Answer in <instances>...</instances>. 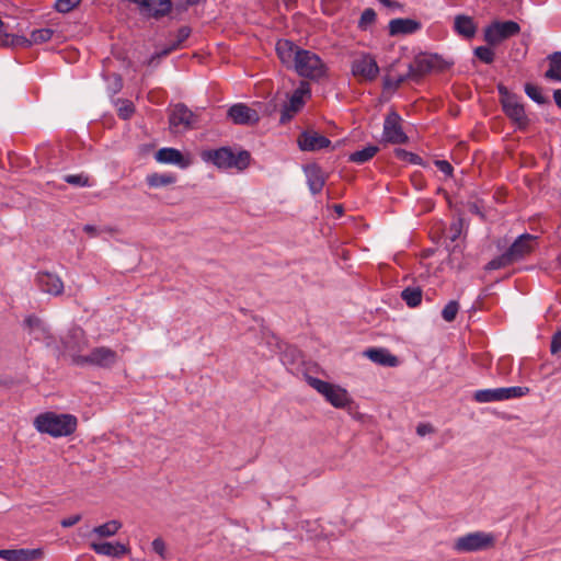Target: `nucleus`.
Segmentation results:
<instances>
[{"label": "nucleus", "instance_id": "1", "mask_svg": "<svg viewBox=\"0 0 561 561\" xmlns=\"http://www.w3.org/2000/svg\"><path fill=\"white\" fill-rule=\"evenodd\" d=\"M202 159L205 162L213 163L218 169L243 171L250 165L251 154L247 150L236 152L230 147H221L203 151Z\"/></svg>", "mask_w": 561, "mask_h": 561}, {"label": "nucleus", "instance_id": "2", "mask_svg": "<svg viewBox=\"0 0 561 561\" xmlns=\"http://www.w3.org/2000/svg\"><path fill=\"white\" fill-rule=\"evenodd\" d=\"M35 428L54 437L71 435L77 428V419L70 414L47 412L34 420Z\"/></svg>", "mask_w": 561, "mask_h": 561}, {"label": "nucleus", "instance_id": "3", "mask_svg": "<svg viewBox=\"0 0 561 561\" xmlns=\"http://www.w3.org/2000/svg\"><path fill=\"white\" fill-rule=\"evenodd\" d=\"M60 344L59 346L55 343V354L58 357L69 356L71 363L78 366V358L85 356L82 353L88 348L89 341L81 328L73 327L60 339Z\"/></svg>", "mask_w": 561, "mask_h": 561}, {"label": "nucleus", "instance_id": "4", "mask_svg": "<svg viewBox=\"0 0 561 561\" xmlns=\"http://www.w3.org/2000/svg\"><path fill=\"white\" fill-rule=\"evenodd\" d=\"M117 528H92L85 535L90 547L98 553L107 557H121L127 552V547L121 542L104 541L103 538L112 537Z\"/></svg>", "mask_w": 561, "mask_h": 561}, {"label": "nucleus", "instance_id": "5", "mask_svg": "<svg viewBox=\"0 0 561 561\" xmlns=\"http://www.w3.org/2000/svg\"><path fill=\"white\" fill-rule=\"evenodd\" d=\"M495 543V536L485 531H473L458 537L453 549L459 553L478 552L491 549Z\"/></svg>", "mask_w": 561, "mask_h": 561}, {"label": "nucleus", "instance_id": "6", "mask_svg": "<svg viewBox=\"0 0 561 561\" xmlns=\"http://www.w3.org/2000/svg\"><path fill=\"white\" fill-rule=\"evenodd\" d=\"M307 381L334 408L344 409L352 403L348 392L337 385H332L316 377H308Z\"/></svg>", "mask_w": 561, "mask_h": 561}, {"label": "nucleus", "instance_id": "7", "mask_svg": "<svg viewBox=\"0 0 561 561\" xmlns=\"http://www.w3.org/2000/svg\"><path fill=\"white\" fill-rule=\"evenodd\" d=\"M293 69H295L300 77L311 80H319L324 77L327 72V67L321 58L307 49H301Z\"/></svg>", "mask_w": 561, "mask_h": 561}, {"label": "nucleus", "instance_id": "8", "mask_svg": "<svg viewBox=\"0 0 561 561\" xmlns=\"http://www.w3.org/2000/svg\"><path fill=\"white\" fill-rule=\"evenodd\" d=\"M520 32V26L514 21H494L484 28V41L495 46L503 41L517 35Z\"/></svg>", "mask_w": 561, "mask_h": 561}, {"label": "nucleus", "instance_id": "9", "mask_svg": "<svg viewBox=\"0 0 561 561\" xmlns=\"http://www.w3.org/2000/svg\"><path fill=\"white\" fill-rule=\"evenodd\" d=\"M448 66L449 64L438 55L423 54L409 65L408 77L419 78L431 71H443Z\"/></svg>", "mask_w": 561, "mask_h": 561}, {"label": "nucleus", "instance_id": "10", "mask_svg": "<svg viewBox=\"0 0 561 561\" xmlns=\"http://www.w3.org/2000/svg\"><path fill=\"white\" fill-rule=\"evenodd\" d=\"M118 360V355L115 351L106 346H99L91 350L84 357L78 358V366H96L102 368H110Z\"/></svg>", "mask_w": 561, "mask_h": 561}, {"label": "nucleus", "instance_id": "11", "mask_svg": "<svg viewBox=\"0 0 561 561\" xmlns=\"http://www.w3.org/2000/svg\"><path fill=\"white\" fill-rule=\"evenodd\" d=\"M352 73L360 81H373L379 73V67L373 56L363 54L353 60Z\"/></svg>", "mask_w": 561, "mask_h": 561}, {"label": "nucleus", "instance_id": "12", "mask_svg": "<svg viewBox=\"0 0 561 561\" xmlns=\"http://www.w3.org/2000/svg\"><path fill=\"white\" fill-rule=\"evenodd\" d=\"M196 116L184 104H176L169 117L170 130L172 133H182L194 127Z\"/></svg>", "mask_w": 561, "mask_h": 561}, {"label": "nucleus", "instance_id": "13", "mask_svg": "<svg viewBox=\"0 0 561 561\" xmlns=\"http://www.w3.org/2000/svg\"><path fill=\"white\" fill-rule=\"evenodd\" d=\"M24 328L35 341L43 342L46 347L54 350L55 337L42 319L36 316H28L24 320Z\"/></svg>", "mask_w": 561, "mask_h": 561}, {"label": "nucleus", "instance_id": "14", "mask_svg": "<svg viewBox=\"0 0 561 561\" xmlns=\"http://www.w3.org/2000/svg\"><path fill=\"white\" fill-rule=\"evenodd\" d=\"M382 139L390 144H405L408 136L404 134L401 126V117L396 112H390L383 122Z\"/></svg>", "mask_w": 561, "mask_h": 561}, {"label": "nucleus", "instance_id": "15", "mask_svg": "<svg viewBox=\"0 0 561 561\" xmlns=\"http://www.w3.org/2000/svg\"><path fill=\"white\" fill-rule=\"evenodd\" d=\"M537 247V237L524 233L520 234L506 250L513 262H518L528 256Z\"/></svg>", "mask_w": 561, "mask_h": 561}, {"label": "nucleus", "instance_id": "16", "mask_svg": "<svg viewBox=\"0 0 561 561\" xmlns=\"http://www.w3.org/2000/svg\"><path fill=\"white\" fill-rule=\"evenodd\" d=\"M503 111L505 115L517 125L518 128H526L529 119L525 113L524 105L520 104L516 96H507L503 101Z\"/></svg>", "mask_w": 561, "mask_h": 561}, {"label": "nucleus", "instance_id": "17", "mask_svg": "<svg viewBox=\"0 0 561 561\" xmlns=\"http://www.w3.org/2000/svg\"><path fill=\"white\" fill-rule=\"evenodd\" d=\"M228 117L238 125H255L260 121L259 113L243 103H237L228 110Z\"/></svg>", "mask_w": 561, "mask_h": 561}, {"label": "nucleus", "instance_id": "18", "mask_svg": "<svg viewBox=\"0 0 561 561\" xmlns=\"http://www.w3.org/2000/svg\"><path fill=\"white\" fill-rule=\"evenodd\" d=\"M330 145L329 138L314 130H306L298 138V146L302 151H317Z\"/></svg>", "mask_w": 561, "mask_h": 561}, {"label": "nucleus", "instance_id": "19", "mask_svg": "<svg viewBox=\"0 0 561 561\" xmlns=\"http://www.w3.org/2000/svg\"><path fill=\"white\" fill-rule=\"evenodd\" d=\"M309 92L308 84L302 83L300 88L295 90V92L289 98L288 103H285L282 108L280 114V123L285 124L291 119L294 114H296L304 105L302 96L305 93Z\"/></svg>", "mask_w": 561, "mask_h": 561}, {"label": "nucleus", "instance_id": "20", "mask_svg": "<svg viewBox=\"0 0 561 561\" xmlns=\"http://www.w3.org/2000/svg\"><path fill=\"white\" fill-rule=\"evenodd\" d=\"M301 49L302 48L288 39H279L276 43L277 56L287 68H294Z\"/></svg>", "mask_w": 561, "mask_h": 561}, {"label": "nucleus", "instance_id": "21", "mask_svg": "<svg viewBox=\"0 0 561 561\" xmlns=\"http://www.w3.org/2000/svg\"><path fill=\"white\" fill-rule=\"evenodd\" d=\"M36 283L42 291L49 295L59 296L64 291V283L57 274L39 272Z\"/></svg>", "mask_w": 561, "mask_h": 561}, {"label": "nucleus", "instance_id": "22", "mask_svg": "<svg viewBox=\"0 0 561 561\" xmlns=\"http://www.w3.org/2000/svg\"><path fill=\"white\" fill-rule=\"evenodd\" d=\"M43 557V550L36 549H1L0 559L5 561H37Z\"/></svg>", "mask_w": 561, "mask_h": 561}, {"label": "nucleus", "instance_id": "23", "mask_svg": "<svg viewBox=\"0 0 561 561\" xmlns=\"http://www.w3.org/2000/svg\"><path fill=\"white\" fill-rule=\"evenodd\" d=\"M422 27L421 22L413 19H393L389 22L388 28L391 36L409 35L416 33Z\"/></svg>", "mask_w": 561, "mask_h": 561}, {"label": "nucleus", "instance_id": "24", "mask_svg": "<svg viewBox=\"0 0 561 561\" xmlns=\"http://www.w3.org/2000/svg\"><path fill=\"white\" fill-rule=\"evenodd\" d=\"M154 158L160 163L174 164L182 169L187 168L190 164L188 159L175 148H161L156 152Z\"/></svg>", "mask_w": 561, "mask_h": 561}, {"label": "nucleus", "instance_id": "25", "mask_svg": "<svg viewBox=\"0 0 561 561\" xmlns=\"http://www.w3.org/2000/svg\"><path fill=\"white\" fill-rule=\"evenodd\" d=\"M304 171L307 178V184L310 192L313 195L319 194L325 184V176L323 171L317 164L306 165Z\"/></svg>", "mask_w": 561, "mask_h": 561}, {"label": "nucleus", "instance_id": "26", "mask_svg": "<svg viewBox=\"0 0 561 561\" xmlns=\"http://www.w3.org/2000/svg\"><path fill=\"white\" fill-rule=\"evenodd\" d=\"M191 34V30L190 27L187 26H182L178 33H176V38L174 41H172L170 44H168L164 48H162L161 50L159 51H156L150 60H149V65H152L153 61L156 59H159V58H162V57H165L168 56L169 54H171L172 51L179 49L182 44L188 38Z\"/></svg>", "mask_w": 561, "mask_h": 561}, {"label": "nucleus", "instance_id": "27", "mask_svg": "<svg viewBox=\"0 0 561 561\" xmlns=\"http://www.w3.org/2000/svg\"><path fill=\"white\" fill-rule=\"evenodd\" d=\"M364 356L376 364L387 367H394L398 364V358L385 348H368L364 352Z\"/></svg>", "mask_w": 561, "mask_h": 561}, {"label": "nucleus", "instance_id": "28", "mask_svg": "<svg viewBox=\"0 0 561 561\" xmlns=\"http://www.w3.org/2000/svg\"><path fill=\"white\" fill-rule=\"evenodd\" d=\"M454 28L459 35L466 38H472L477 33V24L473 19L465 14L456 15Z\"/></svg>", "mask_w": 561, "mask_h": 561}, {"label": "nucleus", "instance_id": "29", "mask_svg": "<svg viewBox=\"0 0 561 561\" xmlns=\"http://www.w3.org/2000/svg\"><path fill=\"white\" fill-rule=\"evenodd\" d=\"M549 68L545 73L548 80L561 82V51H554L548 56Z\"/></svg>", "mask_w": 561, "mask_h": 561}, {"label": "nucleus", "instance_id": "30", "mask_svg": "<svg viewBox=\"0 0 561 561\" xmlns=\"http://www.w3.org/2000/svg\"><path fill=\"white\" fill-rule=\"evenodd\" d=\"M53 35H54V30H51V28L34 30L30 34V37L28 38L26 37V43L25 44H20V46L21 47H28V46H31L33 44L46 43V42L51 39Z\"/></svg>", "mask_w": 561, "mask_h": 561}, {"label": "nucleus", "instance_id": "31", "mask_svg": "<svg viewBox=\"0 0 561 561\" xmlns=\"http://www.w3.org/2000/svg\"><path fill=\"white\" fill-rule=\"evenodd\" d=\"M401 298L409 307L415 308L422 301V289L420 287L409 286L402 290Z\"/></svg>", "mask_w": 561, "mask_h": 561}, {"label": "nucleus", "instance_id": "32", "mask_svg": "<svg viewBox=\"0 0 561 561\" xmlns=\"http://www.w3.org/2000/svg\"><path fill=\"white\" fill-rule=\"evenodd\" d=\"M473 399L479 403L502 401L500 388L477 390Z\"/></svg>", "mask_w": 561, "mask_h": 561}, {"label": "nucleus", "instance_id": "33", "mask_svg": "<svg viewBox=\"0 0 561 561\" xmlns=\"http://www.w3.org/2000/svg\"><path fill=\"white\" fill-rule=\"evenodd\" d=\"M377 146H367L362 150H357L350 156V161L362 164L369 161L378 152Z\"/></svg>", "mask_w": 561, "mask_h": 561}, {"label": "nucleus", "instance_id": "34", "mask_svg": "<svg viewBox=\"0 0 561 561\" xmlns=\"http://www.w3.org/2000/svg\"><path fill=\"white\" fill-rule=\"evenodd\" d=\"M146 181L150 187H162L173 184L175 176L171 174L152 173L147 176Z\"/></svg>", "mask_w": 561, "mask_h": 561}, {"label": "nucleus", "instance_id": "35", "mask_svg": "<svg viewBox=\"0 0 561 561\" xmlns=\"http://www.w3.org/2000/svg\"><path fill=\"white\" fill-rule=\"evenodd\" d=\"M25 36H14L7 32L5 25L0 27V46L9 47V46H20V44H25Z\"/></svg>", "mask_w": 561, "mask_h": 561}, {"label": "nucleus", "instance_id": "36", "mask_svg": "<svg viewBox=\"0 0 561 561\" xmlns=\"http://www.w3.org/2000/svg\"><path fill=\"white\" fill-rule=\"evenodd\" d=\"M501 390V398L502 401L513 399V398H520L528 393L529 389L526 387H507V388H500Z\"/></svg>", "mask_w": 561, "mask_h": 561}, {"label": "nucleus", "instance_id": "37", "mask_svg": "<svg viewBox=\"0 0 561 561\" xmlns=\"http://www.w3.org/2000/svg\"><path fill=\"white\" fill-rule=\"evenodd\" d=\"M513 260L511 259V256L508 255V253L505 251L504 253H502L500 256L491 260L485 268L489 270V271H494V270H500L502 267H506L511 264H513Z\"/></svg>", "mask_w": 561, "mask_h": 561}, {"label": "nucleus", "instance_id": "38", "mask_svg": "<svg viewBox=\"0 0 561 561\" xmlns=\"http://www.w3.org/2000/svg\"><path fill=\"white\" fill-rule=\"evenodd\" d=\"M64 181L70 185L84 187L90 186L89 176L80 173V174H68L64 176Z\"/></svg>", "mask_w": 561, "mask_h": 561}, {"label": "nucleus", "instance_id": "39", "mask_svg": "<svg viewBox=\"0 0 561 561\" xmlns=\"http://www.w3.org/2000/svg\"><path fill=\"white\" fill-rule=\"evenodd\" d=\"M525 93L528 98L538 104L546 103V98L542 95L540 88L535 84L526 83Z\"/></svg>", "mask_w": 561, "mask_h": 561}, {"label": "nucleus", "instance_id": "40", "mask_svg": "<svg viewBox=\"0 0 561 561\" xmlns=\"http://www.w3.org/2000/svg\"><path fill=\"white\" fill-rule=\"evenodd\" d=\"M459 311V304L456 300H450L442 310V317L445 321L451 322L456 319Z\"/></svg>", "mask_w": 561, "mask_h": 561}, {"label": "nucleus", "instance_id": "41", "mask_svg": "<svg viewBox=\"0 0 561 561\" xmlns=\"http://www.w3.org/2000/svg\"><path fill=\"white\" fill-rule=\"evenodd\" d=\"M474 55L484 64H492L494 60V53L488 46H479L474 49Z\"/></svg>", "mask_w": 561, "mask_h": 561}, {"label": "nucleus", "instance_id": "42", "mask_svg": "<svg viewBox=\"0 0 561 561\" xmlns=\"http://www.w3.org/2000/svg\"><path fill=\"white\" fill-rule=\"evenodd\" d=\"M81 0H56L55 8L60 13H68L73 10Z\"/></svg>", "mask_w": 561, "mask_h": 561}, {"label": "nucleus", "instance_id": "43", "mask_svg": "<svg viewBox=\"0 0 561 561\" xmlns=\"http://www.w3.org/2000/svg\"><path fill=\"white\" fill-rule=\"evenodd\" d=\"M376 20V12L368 8L365 9L359 19V27L362 30H366L369 25H371Z\"/></svg>", "mask_w": 561, "mask_h": 561}, {"label": "nucleus", "instance_id": "44", "mask_svg": "<svg viewBox=\"0 0 561 561\" xmlns=\"http://www.w3.org/2000/svg\"><path fill=\"white\" fill-rule=\"evenodd\" d=\"M108 79V89L110 91L115 94L117 92H119L123 88V81H122V78L117 73H112L107 77Z\"/></svg>", "mask_w": 561, "mask_h": 561}, {"label": "nucleus", "instance_id": "45", "mask_svg": "<svg viewBox=\"0 0 561 561\" xmlns=\"http://www.w3.org/2000/svg\"><path fill=\"white\" fill-rule=\"evenodd\" d=\"M396 156L414 164H419L421 161V158L417 154L405 151L403 149H397Z\"/></svg>", "mask_w": 561, "mask_h": 561}, {"label": "nucleus", "instance_id": "46", "mask_svg": "<svg viewBox=\"0 0 561 561\" xmlns=\"http://www.w3.org/2000/svg\"><path fill=\"white\" fill-rule=\"evenodd\" d=\"M134 112V105L130 102H124L118 107V116L123 119H128Z\"/></svg>", "mask_w": 561, "mask_h": 561}, {"label": "nucleus", "instance_id": "47", "mask_svg": "<svg viewBox=\"0 0 561 561\" xmlns=\"http://www.w3.org/2000/svg\"><path fill=\"white\" fill-rule=\"evenodd\" d=\"M82 520L83 516L81 514H72L69 517L62 518L60 520V526H75Z\"/></svg>", "mask_w": 561, "mask_h": 561}, {"label": "nucleus", "instance_id": "48", "mask_svg": "<svg viewBox=\"0 0 561 561\" xmlns=\"http://www.w3.org/2000/svg\"><path fill=\"white\" fill-rule=\"evenodd\" d=\"M550 351L553 355L561 351V330L553 334Z\"/></svg>", "mask_w": 561, "mask_h": 561}, {"label": "nucleus", "instance_id": "49", "mask_svg": "<svg viewBox=\"0 0 561 561\" xmlns=\"http://www.w3.org/2000/svg\"><path fill=\"white\" fill-rule=\"evenodd\" d=\"M435 165L438 168L440 172H443L446 175L453 174V167L451 164L446 160H436Z\"/></svg>", "mask_w": 561, "mask_h": 561}, {"label": "nucleus", "instance_id": "50", "mask_svg": "<svg viewBox=\"0 0 561 561\" xmlns=\"http://www.w3.org/2000/svg\"><path fill=\"white\" fill-rule=\"evenodd\" d=\"M409 78L408 75L407 76H400L398 77L397 79H390V78H386L385 79V85L387 88H399L401 85V83H403L405 81V79Z\"/></svg>", "mask_w": 561, "mask_h": 561}, {"label": "nucleus", "instance_id": "51", "mask_svg": "<svg viewBox=\"0 0 561 561\" xmlns=\"http://www.w3.org/2000/svg\"><path fill=\"white\" fill-rule=\"evenodd\" d=\"M461 232V225L460 222L453 224L450 227V236L449 239L451 241H455Z\"/></svg>", "mask_w": 561, "mask_h": 561}, {"label": "nucleus", "instance_id": "52", "mask_svg": "<svg viewBox=\"0 0 561 561\" xmlns=\"http://www.w3.org/2000/svg\"><path fill=\"white\" fill-rule=\"evenodd\" d=\"M152 549L160 556L164 553V542L161 539H154L152 541Z\"/></svg>", "mask_w": 561, "mask_h": 561}, {"label": "nucleus", "instance_id": "53", "mask_svg": "<svg viewBox=\"0 0 561 561\" xmlns=\"http://www.w3.org/2000/svg\"><path fill=\"white\" fill-rule=\"evenodd\" d=\"M83 231L88 233L90 237H96L100 233V230L92 225H85L83 226Z\"/></svg>", "mask_w": 561, "mask_h": 561}, {"label": "nucleus", "instance_id": "54", "mask_svg": "<svg viewBox=\"0 0 561 561\" xmlns=\"http://www.w3.org/2000/svg\"><path fill=\"white\" fill-rule=\"evenodd\" d=\"M277 108V103L273 100L270 103L265 104L263 112L266 115H272Z\"/></svg>", "mask_w": 561, "mask_h": 561}, {"label": "nucleus", "instance_id": "55", "mask_svg": "<svg viewBox=\"0 0 561 561\" xmlns=\"http://www.w3.org/2000/svg\"><path fill=\"white\" fill-rule=\"evenodd\" d=\"M497 90H499V93H500V95H501V104H502V105H503V101H505L507 96H514V95H513V94H511V93L507 91V89H506L504 85H502V84H500V85L497 87Z\"/></svg>", "mask_w": 561, "mask_h": 561}, {"label": "nucleus", "instance_id": "56", "mask_svg": "<svg viewBox=\"0 0 561 561\" xmlns=\"http://www.w3.org/2000/svg\"><path fill=\"white\" fill-rule=\"evenodd\" d=\"M432 432V427L427 424H420L417 427H416V433L420 435V436H424L426 435L427 433H431Z\"/></svg>", "mask_w": 561, "mask_h": 561}, {"label": "nucleus", "instance_id": "57", "mask_svg": "<svg viewBox=\"0 0 561 561\" xmlns=\"http://www.w3.org/2000/svg\"><path fill=\"white\" fill-rule=\"evenodd\" d=\"M383 5L386 7H389V8H396V9H399L401 8V4L396 2V1H391V0H379Z\"/></svg>", "mask_w": 561, "mask_h": 561}, {"label": "nucleus", "instance_id": "58", "mask_svg": "<svg viewBox=\"0 0 561 561\" xmlns=\"http://www.w3.org/2000/svg\"><path fill=\"white\" fill-rule=\"evenodd\" d=\"M553 99L556 104L561 108V89H558L553 92Z\"/></svg>", "mask_w": 561, "mask_h": 561}, {"label": "nucleus", "instance_id": "59", "mask_svg": "<svg viewBox=\"0 0 561 561\" xmlns=\"http://www.w3.org/2000/svg\"><path fill=\"white\" fill-rule=\"evenodd\" d=\"M101 526H105V527H108V526H121V524L117 520H111V522H106V523L102 524Z\"/></svg>", "mask_w": 561, "mask_h": 561}, {"label": "nucleus", "instance_id": "60", "mask_svg": "<svg viewBox=\"0 0 561 561\" xmlns=\"http://www.w3.org/2000/svg\"><path fill=\"white\" fill-rule=\"evenodd\" d=\"M202 0H186L187 4L188 5H194V4H197L198 2H201Z\"/></svg>", "mask_w": 561, "mask_h": 561}, {"label": "nucleus", "instance_id": "61", "mask_svg": "<svg viewBox=\"0 0 561 561\" xmlns=\"http://www.w3.org/2000/svg\"><path fill=\"white\" fill-rule=\"evenodd\" d=\"M342 210V207L341 206H337L336 207V211H341Z\"/></svg>", "mask_w": 561, "mask_h": 561}]
</instances>
